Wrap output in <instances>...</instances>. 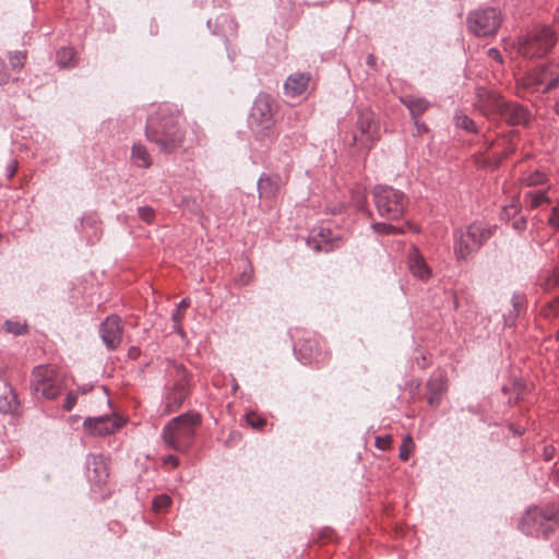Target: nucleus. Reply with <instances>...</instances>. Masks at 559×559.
<instances>
[{"label": "nucleus", "mask_w": 559, "mask_h": 559, "mask_svg": "<svg viewBox=\"0 0 559 559\" xmlns=\"http://www.w3.org/2000/svg\"><path fill=\"white\" fill-rule=\"evenodd\" d=\"M364 201H365V198L361 197V200L360 199H357L356 201V205L359 210H362L364 209Z\"/></svg>", "instance_id": "58"}, {"label": "nucleus", "mask_w": 559, "mask_h": 559, "mask_svg": "<svg viewBox=\"0 0 559 559\" xmlns=\"http://www.w3.org/2000/svg\"><path fill=\"white\" fill-rule=\"evenodd\" d=\"M343 209H344V205H343V204H341V205H337V206L335 205V206H333V207H329L328 210H329L332 214H338V213H341V212L343 211Z\"/></svg>", "instance_id": "55"}, {"label": "nucleus", "mask_w": 559, "mask_h": 559, "mask_svg": "<svg viewBox=\"0 0 559 559\" xmlns=\"http://www.w3.org/2000/svg\"><path fill=\"white\" fill-rule=\"evenodd\" d=\"M17 169V162L15 159H11L5 167V175L8 178H12Z\"/></svg>", "instance_id": "47"}, {"label": "nucleus", "mask_w": 559, "mask_h": 559, "mask_svg": "<svg viewBox=\"0 0 559 559\" xmlns=\"http://www.w3.org/2000/svg\"><path fill=\"white\" fill-rule=\"evenodd\" d=\"M31 389L37 397H57L61 391L58 370L52 366H36L32 371Z\"/></svg>", "instance_id": "9"}, {"label": "nucleus", "mask_w": 559, "mask_h": 559, "mask_svg": "<svg viewBox=\"0 0 559 559\" xmlns=\"http://www.w3.org/2000/svg\"><path fill=\"white\" fill-rule=\"evenodd\" d=\"M122 423L114 415L87 417L83 421L84 430L91 436H106L116 432Z\"/></svg>", "instance_id": "15"}, {"label": "nucleus", "mask_w": 559, "mask_h": 559, "mask_svg": "<svg viewBox=\"0 0 559 559\" xmlns=\"http://www.w3.org/2000/svg\"><path fill=\"white\" fill-rule=\"evenodd\" d=\"M557 340L559 341V330H558V333H557Z\"/></svg>", "instance_id": "62"}, {"label": "nucleus", "mask_w": 559, "mask_h": 559, "mask_svg": "<svg viewBox=\"0 0 559 559\" xmlns=\"http://www.w3.org/2000/svg\"><path fill=\"white\" fill-rule=\"evenodd\" d=\"M75 52L72 48L62 47L57 51V64L60 68H68L74 64Z\"/></svg>", "instance_id": "30"}, {"label": "nucleus", "mask_w": 559, "mask_h": 559, "mask_svg": "<svg viewBox=\"0 0 559 559\" xmlns=\"http://www.w3.org/2000/svg\"><path fill=\"white\" fill-rule=\"evenodd\" d=\"M310 76L307 73L290 74L284 83V93L289 97L302 95L309 84Z\"/></svg>", "instance_id": "21"}, {"label": "nucleus", "mask_w": 559, "mask_h": 559, "mask_svg": "<svg viewBox=\"0 0 559 559\" xmlns=\"http://www.w3.org/2000/svg\"><path fill=\"white\" fill-rule=\"evenodd\" d=\"M556 453V449L552 445H546L543 451V457L545 461H550Z\"/></svg>", "instance_id": "49"}, {"label": "nucleus", "mask_w": 559, "mask_h": 559, "mask_svg": "<svg viewBox=\"0 0 559 559\" xmlns=\"http://www.w3.org/2000/svg\"><path fill=\"white\" fill-rule=\"evenodd\" d=\"M3 326L7 332L12 333L14 335H22L26 330L25 324H23L19 321H12V320H7L3 324Z\"/></svg>", "instance_id": "36"}, {"label": "nucleus", "mask_w": 559, "mask_h": 559, "mask_svg": "<svg viewBox=\"0 0 559 559\" xmlns=\"http://www.w3.org/2000/svg\"><path fill=\"white\" fill-rule=\"evenodd\" d=\"M413 121H414V126H415V134L423 135L429 131L428 126L425 122L419 121V118H417L416 120H413Z\"/></svg>", "instance_id": "44"}, {"label": "nucleus", "mask_w": 559, "mask_h": 559, "mask_svg": "<svg viewBox=\"0 0 559 559\" xmlns=\"http://www.w3.org/2000/svg\"><path fill=\"white\" fill-rule=\"evenodd\" d=\"M145 135L165 154L180 148L186 151L195 142L193 139L187 138L181 114L168 106L158 107L147 118Z\"/></svg>", "instance_id": "1"}, {"label": "nucleus", "mask_w": 559, "mask_h": 559, "mask_svg": "<svg viewBox=\"0 0 559 559\" xmlns=\"http://www.w3.org/2000/svg\"><path fill=\"white\" fill-rule=\"evenodd\" d=\"M366 62L369 67L374 68L377 64V58L373 55H368Z\"/></svg>", "instance_id": "53"}, {"label": "nucleus", "mask_w": 559, "mask_h": 559, "mask_svg": "<svg viewBox=\"0 0 559 559\" xmlns=\"http://www.w3.org/2000/svg\"><path fill=\"white\" fill-rule=\"evenodd\" d=\"M550 225L559 228V209H554L551 215L548 218Z\"/></svg>", "instance_id": "50"}, {"label": "nucleus", "mask_w": 559, "mask_h": 559, "mask_svg": "<svg viewBox=\"0 0 559 559\" xmlns=\"http://www.w3.org/2000/svg\"><path fill=\"white\" fill-rule=\"evenodd\" d=\"M92 388H93L92 385H82V386H79V388H78V390H79L81 393L85 394V393H87L88 391H91V390H92Z\"/></svg>", "instance_id": "57"}, {"label": "nucleus", "mask_w": 559, "mask_h": 559, "mask_svg": "<svg viewBox=\"0 0 559 559\" xmlns=\"http://www.w3.org/2000/svg\"><path fill=\"white\" fill-rule=\"evenodd\" d=\"M407 264L411 273L415 277L421 281H426L430 277L431 271L417 248L413 247L411 249L407 257Z\"/></svg>", "instance_id": "20"}, {"label": "nucleus", "mask_w": 559, "mask_h": 559, "mask_svg": "<svg viewBox=\"0 0 559 559\" xmlns=\"http://www.w3.org/2000/svg\"><path fill=\"white\" fill-rule=\"evenodd\" d=\"M295 355L304 365L322 366L330 359V354L322 348L320 341L313 337H307L295 345Z\"/></svg>", "instance_id": "14"}, {"label": "nucleus", "mask_w": 559, "mask_h": 559, "mask_svg": "<svg viewBox=\"0 0 559 559\" xmlns=\"http://www.w3.org/2000/svg\"><path fill=\"white\" fill-rule=\"evenodd\" d=\"M165 463H171L174 466L178 465V459L175 455H167L164 460Z\"/></svg>", "instance_id": "54"}, {"label": "nucleus", "mask_w": 559, "mask_h": 559, "mask_svg": "<svg viewBox=\"0 0 559 559\" xmlns=\"http://www.w3.org/2000/svg\"><path fill=\"white\" fill-rule=\"evenodd\" d=\"M512 227L518 231L524 230L526 228V218L521 216L520 218L515 219L512 223Z\"/></svg>", "instance_id": "48"}, {"label": "nucleus", "mask_w": 559, "mask_h": 559, "mask_svg": "<svg viewBox=\"0 0 559 559\" xmlns=\"http://www.w3.org/2000/svg\"><path fill=\"white\" fill-rule=\"evenodd\" d=\"M78 401V394L73 391L69 392L64 399L63 409L70 412L73 409Z\"/></svg>", "instance_id": "42"}, {"label": "nucleus", "mask_w": 559, "mask_h": 559, "mask_svg": "<svg viewBox=\"0 0 559 559\" xmlns=\"http://www.w3.org/2000/svg\"><path fill=\"white\" fill-rule=\"evenodd\" d=\"M10 80V74L7 70V66L3 61L0 60V85L8 83Z\"/></svg>", "instance_id": "46"}, {"label": "nucleus", "mask_w": 559, "mask_h": 559, "mask_svg": "<svg viewBox=\"0 0 559 559\" xmlns=\"http://www.w3.org/2000/svg\"><path fill=\"white\" fill-rule=\"evenodd\" d=\"M340 240V237H332L330 229L321 228L317 236L307 240V245L317 252H329L338 247Z\"/></svg>", "instance_id": "19"}, {"label": "nucleus", "mask_w": 559, "mask_h": 559, "mask_svg": "<svg viewBox=\"0 0 559 559\" xmlns=\"http://www.w3.org/2000/svg\"><path fill=\"white\" fill-rule=\"evenodd\" d=\"M556 43V34L545 25H537L519 44V51L526 58L543 57Z\"/></svg>", "instance_id": "7"}, {"label": "nucleus", "mask_w": 559, "mask_h": 559, "mask_svg": "<svg viewBox=\"0 0 559 559\" xmlns=\"http://www.w3.org/2000/svg\"><path fill=\"white\" fill-rule=\"evenodd\" d=\"M487 55H488V57H490V58H492V59H495V60H497L499 62L502 61L500 51L498 49H496V48H489L487 50Z\"/></svg>", "instance_id": "51"}, {"label": "nucleus", "mask_w": 559, "mask_h": 559, "mask_svg": "<svg viewBox=\"0 0 559 559\" xmlns=\"http://www.w3.org/2000/svg\"><path fill=\"white\" fill-rule=\"evenodd\" d=\"M391 441H392V439L390 436L377 437L376 438V447L381 450H385L386 448L390 447Z\"/></svg>", "instance_id": "45"}, {"label": "nucleus", "mask_w": 559, "mask_h": 559, "mask_svg": "<svg viewBox=\"0 0 559 559\" xmlns=\"http://www.w3.org/2000/svg\"><path fill=\"white\" fill-rule=\"evenodd\" d=\"M551 480L555 484H559V468H556V469L552 471V473H551Z\"/></svg>", "instance_id": "56"}, {"label": "nucleus", "mask_w": 559, "mask_h": 559, "mask_svg": "<svg viewBox=\"0 0 559 559\" xmlns=\"http://www.w3.org/2000/svg\"><path fill=\"white\" fill-rule=\"evenodd\" d=\"M26 55L17 51L10 56V64L14 70H21L24 66Z\"/></svg>", "instance_id": "40"}, {"label": "nucleus", "mask_w": 559, "mask_h": 559, "mask_svg": "<svg viewBox=\"0 0 559 559\" xmlns=\"http://www.w3.org/2000/svg\"><path fill=\"white\" fill-rule=\"evenodd\" d=\"M233 389H234V390H237V389H238V384H237V382H234V384H233Z\"/></svg>", "instance_id": "61"}, {"label": "nucleus", "mask_w": 559, "mask_h": 559, "mask_svg": "<svg viewBox=\"0 0 559 559\" xmlns=\"http://www.w3.org/2000/svg\"><path fill=\"white\" fill-rule=\"evenodd\" d=\"M131 162L140 168H148L152 165V156L142 143H134L131 148Z\"/></svg>", "instance_id": "24"}, {"label": "nucleus", "mask_w": 559, "mask_h": 559, "mask_svg": "<svg viewBox=\"0 0 559 559\" xmlns=\"http://www.w3.org/2000/svg\"><path fill=\"white\" fill-rule=\"evenodd\" d=\"M171 506V498L167 493L156 496L152 501V509L156 513L165 512Z\"/></svg>", "instance_id": "32"}, {"label": "nucleus", "mask_w": 559, "mask_h": 559, "mask_svg": "<svg viewBox=\"0 0 559 559\" xmlns=\"http://www.w3.org/2000/svg\"><path fill=\"white\" fill-rule=\"evenodd\" d=\"M453 119L456 128L463 129L469 133H477L475 121L463 111H456Z\"/></svg>", "instance_id": "28"}, {"label": "nucleus", "mask_w": 559, "mask_h": 559, "mask_svg": "<svg viewBox=\"0 0 559 559\" xmlns=\"http://www.w3.org/2000/svg\"><path fill=\"white\" fill-rule=\"evenodd\" d=\"M138 215L139 218L146 224H152L155 221V211L148 205L140 206L138 209Z\"/></svg>", "instance_id": "35"}, {"label": "nucleus", "mask_w": 559, "mask_h": 559, "mask_svg": "<svg viewBox=\"0 0 559 559\" xmlns=\"http://www.w3.org/2000/svg\"><path fill=\"white\" fill-rule=\"evenodd\" d=\"M80 230L88 241H92L93 238L98 239L100 236V229L97 217L94 214L84 215L81 218Z\"/></svg>", "instance_id": "25"}, {"label": "nucleus", "mask_w": 559, "mask_h": 559, "mask_svg": "<svg viewBox=\"0 0 559 559\" xmlns=\"http://www.w3.org/2000/svg\"><path fill=\"white\" fill-rule=\"evenodd\" d=\"M526 298L524 294L513 293L511 298L512 310L521 313L525 309Z\"/></svg>", "instance_id": "37"}, {"label": "nucleus", "mask_w": 559, "mask_h": 559, "mask_svg": "<svg viewBox=\"0 0 559 559\" xmlns=\"http://www.w3.org/2000/svg\"><path fill=\"white\" fill-rule=\"evenodd\" d=\"M247 421L254 429H260L265 425V419L260 417L255 413H248Z\"/></svg>", "instance_id": "41"}, {"label": "nucleus", "mask_w": 559, "mask_h": 559, "mask_svg": "<svg viewBox=\"0 0 559 559\" xmlns=\"http://www.w3.org/2000/svg\"><path fill=\"white\" fill-rule=\"evenodd\" d=\"M400 102L409 110L412 120L419 118L430 107V103L426 98L414 95L402 96Z\"/></svg>", "instance_id": "22"}, {"label": "nucleus", "mask_w": 559, "mask_h": 559, "mask_svg": "<svg viewBox=\"0 0 559 559\" xmlns=\"http://www.w3.org/2000/svg\"><path fill=\"white\" fill-rule=\"evenodd\" d=\"M249 123L261 136H270L274 126V100L267 94H259L251 108Z\"/></svg>", "instance_id": "10"}, {"label": "nucleus", "mask_w": 559, "mask_h": 559, "mask_svg": "<svg viewBox=\"0 0 559 559\" xmlns=\"http://www.w3.org/2000/svg\"><path fill=\"white\" fill-rule=\"evenodd\" d=\"M520 210V202L518 199H514L509 205L503 206L502 209V217L510 219L511 217H514Z\"/></svg>", "instance_id": "39"}, {"label": "nucleus", "mask_w": 559, "mask_h": 559, "mask_svg": "<svg viewBox=\"0 0 559 559\" xmlns=\"http://www.w3.org/2000/svg\"><path fill=\"white\" fill-rule=\"evenodd\" d=\"M176 381L168 389L165 396V412H176L189 394V373L182 365H176Z\"/></svg>", "instance_id": "12"}, {"label": "nucleus", "mask_w": 559, "mask_h": 559, "mask_svg": "<svg viewBox=\"0 0 559 559\" xmlns=\"http://www.w3.org/2000/svg\"><path fill=\"white\" fill-rule=\"evenodd\" d=\"M525 202L531 209H536L545 202H549L546 190L530 191L525 194Z\"/></svg>", "instance_id": "29"}, {"label": "nucleus", "mask_w": 559, "mask_h": 559, "mask_svg": "<svg viewBox=\"0 0 559 559\" xmlns=\"http://www.w3.org/2000/svg\"><path fill=\"white\" fill-rule=\"evenodd\" d=\"M510 428H511L515 433H518V435H522V431H521V430H519L518 428H514V426H513V425H510Z\"/></svg>", "instance_id": "59"}, {"label": "nucleus", "mask_w": 559, "mask_h": 559, "mask_svg": "<svg viewBox=\"0 0 559 559\" xmlns=\"http://www.w3.org/2000/svg\"><path fill=\"white\" fill-rule=\"evenodd\" d=\"M518 84L533 93H546L559 84V66L554 62L540 66L518 79Z\"/></svg>", "instance_id": "8"}, {"label": "nucleus", "mask_w": 559, "mask_h": 559, "mask_svg": "<svg viewBox=\"0 0 559 559\" xmlns=\"http://www.w3.org/2000/svg\"><path fill=\"white\" fill-rule=\"evenodd\" d=\"M523 181L526 186H530V187L539 186V185H544L546 182V176H545V174L536 170V171L527 175L523 179Z\"/></svg>", "instance_id": "34"}, {"label": "nucleus", "mask_w": 559, "mask_h": 559, "mask_svg": "<svg viewBox=\"0 0 559 559\" xmlns=\"http://www.w3.org/2000/svg\"><path fill=\"white\" fill-rule=\"evenodd\" d=\"M238 281L241 285H248L251 281V276L248 275L247 273H243Z\"/></svg>", "instance_id": "52"}, {"label": "nucleus", "mask_w": 559, "mask_h": 559, "mask_svg": "<svg viewBox=\"0 0 559 559\" xmlns=\"http://www.w3.org/2000/svg\"><path fill=\"white\" fill-rule=\"evenodd\" d=\"M559 284V267L548 272L543 278L540 285L544 289L549 290Z\"/></svg>", "instance_id": "33"}, {"label": "nucleus", "mask_w": 559, "mask_h": 559, "mask_svg": "<svg viewBox=\"0 0 559 559\" xmlns=\"http://www.w3.org/2000/svg\"><path fill=\"white\" fill-rule=\"evenodd\" d=\"M428 404L438 407L448 390L447 377L442 372L432 374L426 383Z\"/></svg>", "instance_id": "17"}, {"label": "nucleus", "mask_w": 559, "mask_h": 559, "mask_svg": "<svg viewBox=\"0 0 559 559\" xmlns=\"http://www.w3.org/2000/svg\"><path fill=\"white\" fill-rule=\"evenodd\" d=\"M87 478L94 485L105 484L109 474L102 455L88 454L86 456Z\"/></svg>", "instance_id": "18"}, {"label": "nucleus", "mask_w": 559, "mask_h": 559, "mask_svg": "<svg viewBox=\"0 0 559 559\" xmlns=\"http://www.w3.org/2000/svg\"><path fill=\"white\" fill-rule=\"evenodd\" d=\"M200 421V415L194 413H186L173 418L162 431L165 444L177 452L188 451L194 441L195 427Z\"/></svg>", "instance_id": "2"}, {"label": "nucleus", "mask_w": 559, "mask_h": 559, "mask_svg": "<svg viewBox=\"0 0 559 559\" xmlns=\"http://www.w3.org/2000/svg\"><path fill=\"white\" fill-rule=\"evenodd\" d=\"M19 401L16 393L10 388L8 393L0 396V413L13 414L17 411Z\"/></svg>", "instance_id": "26"}, {"label": "nucleus", "mask_w": 559, "mask_h": 559, "mask_svg": "<svg viewBox=\"0 0 559 559\" xmlns=\"http://www.w3.org/2000/svg\"><path fill=\"white\" fill-rule=\"evenodd\" d=\"M555 111L559 116V100L555 105Z\"/></svg>", "instance_id": "60"}, {"label": "nucleus", "mask_w": 559, "mask_h": 559, "mask_svg": "<svg viewBox=\"0 0 559 559\" xmlns=\"http://www.w3.org/2000/svg\"><path fill=\"white\" fill-rule=\"evenodd\" d=\"M559 523V506L551 503L546 507H533L527 509L522 516L519 528L526 535L542 534L545 538Z\"/></svg>", "instance_id": "4"}, {"label": "nucleus", "mask_w": 559, "mask_h": 559, "mask_svg": "<svg viewBox=\"0 0 559 559\" xmlns=\"http://www.w3.org/2000/svg\"><path fill=\"white\" fill-rule=\"evenodd\" d=\"M190 301L189 299L185 298L182 299L174 310L171 314V321L174 323V331L177 332L180 335H183V329H182V319H183V311L189 307Z\"/></svg>", "instance_id": "27"}, {"label": "nucleus", "mask_w": 559, "mask_h": 559, "mask_svg": "<svg viewBox=\"0 0 559 559\" xmlns=\"http://www.w3.org/2000/svg\"><path fill=\"white\" fill-rule=\"evenodd\" d=\"M99 334L108 349H116L122 341L120 318L117 316L107 317L99 325Z\"/></svg>", "instance_id": "16"}, {"label": "nucleus", "mask_w": 559, "mask_h": 559, "mask_svg": "<svg viewBox=\"0 0 559 559\" xmlns=\"http://www.w3.org/2000/svg\"><path fill=\"white\" fill-rule=\"evenodd\" d=\"M376 209L381 217L399 219L405 212L408 199L401 190L378 185L372 190Z\"/></svg>", "instance_id": "5"}, {"label": "nucleus", "mask_w": 559, "mask_h": 559, "mask_svg": "<svg viewBox=\"0 0 559 559\" xmlns=\"http://www.w3.org/2000/svg\"><path fill=\"white\" fill-rule=\"evenodd\" d=\"M520 313L515 312L514 310H510L509 313L503 316V321L507 326H513L515 324V321Z\"/></svg>", "instance_id": "43"}, {"label": "nucleus", "mask_w": 559, "mask_h": 559, "mask_svg": "<svg viewBox=\"0 0 559 559\" xmlns=\"http://www.w3.org/2000/svg\"><path fill=\"white\" fill-rule=\"evenodd\" d=\"M502 22L501 12L492 7L478 8L467 15V28L478 37L493 35Z\"/></svg>", "instance_id": "11"}, {"label": "nucleus", "mask_w": 559, "mask_h": 559, "mask_svg": "<svg viewBox=\"0 0 559 559\" xmlns=\"http://www.w3.org/2000/svg\"><path fill=\"white\" fill-rule=\"evenodd\" d=\"M483 107L487 115H498L511 126H525L531 119L526 107L508 102L497 94H488L483 100Z\"/></svg>", "instance_id": "6"}, {"label": "nucleus", "mask_w": 559, "mask_h": 559, "mask_svg": "<svg viewBox=\"0 0 559 559\" xmlns=\"http://www.w3.org/2000/svg\"><path fill=\"white\" fill-rule=\"evenodd\" d=\"M371 228L380 235H395L404 233V228L388 223H373Z\"/></svg>", "instance_id": "31"}, {"label": "nucleus", "mask_w": 559, "mask_h": 559, "mask_svg": "<svg viewBox=\"0 0 559 559\" xmlns=\"http://www.w3.org/2000/svg\"><path fill=\"white\" fill-rule=\"evenodd\" d=\"M280 178L263 174L258 180L259 197L262 199L274 198L280 188Z\"/></svg>", "instance_id": "23"}, {"label": "nucleus", "mask_w": 559, "mask_h": 559, "mask_svg": "<svg viewBox=\"0 0 559 559\" xmlns=\"http://www.w3.org/2000/svg\"><path fill=\"white\" fill-rule=\"evenodd\" d=\"M496 225L474 222L466 228L454 231L453 251L460 261L467 260L476 253L495 234Z\"/></svg>", "instance_id": "3"}, {"label": "nucleus", "mask_w": 559, "mask_h": 559, "mask_svg": "<svg viewBox=\"0 0 559 559\" xmlns=\"http://www.w3.org/2000/svg\"><path fill=\"white\" fill-rule=\"evenodd\" d=\"M412 448H413L412 437L411 436L404 437L403 443L400 448V454H399V456L402 461H407L409 459Z\"/></svg>", "instance_id": "38"}, {"label": "nucleus", "mask_w": 559, "mask_h": 559, "mask_svg": "<svg viewBox=\"0 0 559 559\" xmlns=\"http://www.w3.org/2000/svg\"><path fill=\"white\" fill-rule=\"evenodd\" d=\"M356 127L359 134L355 133L353 135V144H359L365 148H370L379 139L380 127L376 115L370 110L359 111Z\"/></svg>", "instance_id": "13"}]
</instances>
